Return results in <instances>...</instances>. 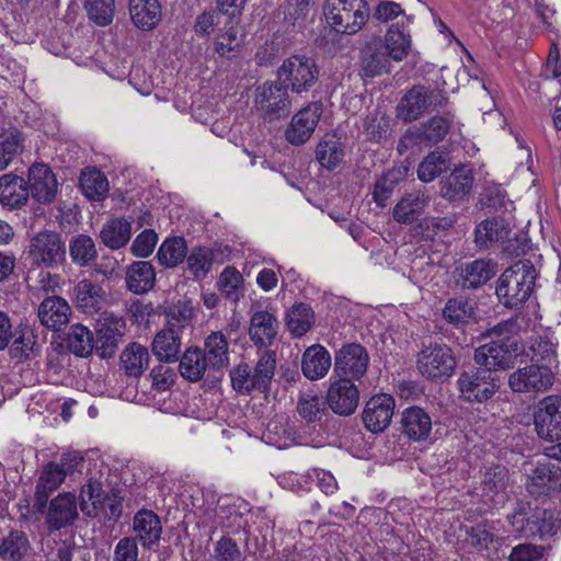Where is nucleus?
I'll return each instance as SVG.
<instances>
[{
	"mask_svg": "<svg viewBox=\"0 0 561 561\" xmlns=\"http://www.w3.org/2000/svg\"><path fill=\"white\" fill-rule=\"evenodd\" d=\"M537 272L530 260H519L508 266L497 278L495 294L506 308H517L526 302L535 286Z\"/></svg>",
	"mask_w": 561,
	"mask_h": 561,
	"instance_id": "obj_1",
	"label": "nucleus"
},
{
	"mask_svg": "<svg viewBox=\"0 0 561 561\" xmlns=\"http://www.w3.org/2000/svg\"><path fill=\"white\" fill-rule=\"evenodd\" d=\"M323 12L328 24L336 32L355 34L367 22L370 9L366 0H327Z\"/></svg>",
	"mask_w": 561,
	"mask_h": 561,
	"instance_id": "obj_2",
	"label": "nucleus"
},
{
	"mask_svg": "<svg viewBox=\"0 0 561 561\" xmlns=\"http://www.w3.org/2000/svg\"><path fill=\"white\" fill-rule=\"evenodd\" d=\"M320 70L316 61L307 56L294 55L285 59L277 70V78L293 93L304 94L313 89Z\"/></svg>",
	"mask_w": 561,
	"mask_h": 561,
	"instance_id": "obj_3",
	"label": "nucleus"
},
{
	"mask_svg": "<svg viewBox=\"0 0 561 561\" xmlns=\"http://www.w3.org/2000/svg\"><path fill=\"white\" fill-rule=\"evenodd\" d=\"M32 265L54 268L66 260V244L58 232L44 230L36 233L28 245Z\"/></svg>",
	"mask_w": 561,
	"mask_h": 561,
	"instance_id": "obj_4",
	"label": "nucleus"
},
{
	"mask_svg": "<svg viewBox=\"0 0 561 561\" xmlns=\"http://www.w3.org/2000/svg\"><path fill=\"white\" fill-rule=\"evenodd\" d=\"M256 110L265 119L274 121L287 117L293 107L288 89L279 82H264L255 89Z\"/></svg>",
	"mask_w": 561,
	"mask_h": 561,
	"instance_id": "obj_5",
	"label": "nucleus"
},
{
	"mask_svg": "<svg viewBox=\"0 0 561 561\" xmlns=\"http://www.w3.org/2000/svg\"><path fill=\"white\" fill-rule=\"evenodd\" d=\"M457 383L460 397L468 402H484L499 388L493 373L482 369V367L463 371Z\"/></svg>",
	"mask_w": 561,
	"mask_h": 561,
	"instance_id": "obj_6",
	"label": "nucleus"
},
{
	"mask_svg": "<svg viewBox=\"0 0 561 561\" xmlns=\"http://www.w3.org/2000/svg\"><path fill=\"white\" fill-rule=\"evenodd\" d=\"M554 382V375L546 365L531 364L513 371L508 386L514 392L537 393L548 391Z\"/></svg>",
	"mask_w": 561,
	"mask_h": 561,
	"instance_id": "obj_7",
	"label": "nucleus"
},
{
	"mask_svg": "<svg viewBox=\"0 0 561 561\" xmlns=\"http://www.w3.org/2000/svg\"><path fill=\"white\" fill-rule=\"evenodd\" d=\"M534 424L540 438L549 442L561 439V396H547L538 402Z\"/></svg>",
	"mask_w": 561,
	"mask_h": 561,
	"instance_id": "obj_8",
	"label": "nucleus"
},
{
	"mask_svg": "<svg viewBox=\"0 0 561 561\" xmlns=\"http://www.w3.org/2000/svg\"><path fill=\"white\" fill-rule=\"evenodd\" d=\"M526 489L534 496H550L561 492V468L551 460H539L527 473Z\"/></svg>",
	"mask_w": 561,
	"mask_h": 561,
	"instance_id": "obj_9",
	"label": "nucleus"
},
{
	"mask_svg": "<svg viewBox=\"0 0 561 561\" xmlns=\"http://www.w3.org/2000/svg\"><path fill=\"white\" fill-rule=\"evenodd\" d=\"M456 360L450 347L445 344H433L424 347L417 356L420 373L430 379L450 376Z\"/></svg>",
	"mask_w": 561,
	"mask_h": 561,
	"instance_id": "obj_10",
	"label": "nucleus"
},
{
	"mask_svg": "<svg viewBox=\"0 0 561 561\" xmlns=\"http://www.w3.org/2000/svg\"><path fill=\"white\" fill-rule=\"evenodd\" d=\"M369 355L358 343H348L335 352L334 373L339 378L359 380L367 371Z\"/></svg>",
	"mask_w": 561,
	"mask_h": 561,
	"instance_id": "obj_11",
	"label": "nucleus"
},
{
	"mask_svg": "<svg viewBox=\"0 0 561 561\" xmlns=\"http://www.w3.org/2000/svg\"><path fill=\"white\" fill-rule=\"evenodd\" d=\"M518 351L517 342L513 339H497L481 345L476 350L474 360L482 369H506L512 363L513 354Z\"/></svg>",
	"mask_w": 561,
	"mask_h": 561,
	"instance_id": "obj_12",
	"label": "nucleus"
},
{
	"mask_svg": "<svg viewBox=\"0 0 561 561\" xmlns=\"http://www.w3.org/2000/svg\"><path fill=\"white\" fill-rule=\"evenodd\" d=\"M442 105V95L424 85L410 89L401 99L398 111L405 122L416 121L425 111Z\"/></svg>",
	"mask_w": 561,
	"mask_h": 561,
	"instance_id": "obj_13",
	"label": "nucleus"
},
{
	"mask_svg": "<svg viewBox=\"0 0 561 561\" xmlns=\"http://www.w3.org/2000/svg\"><path fill=\"white\" fill-rule=\"evenodd\" d=\"M322 114V105L312 102L296 113L287 129L285 137L294 146L306 144L312 136Z\"/></svg>",
	"mask_w": 561,
	"mask_h": 561,
	"instance_id": "obj_14",
	"label": "nucleus"
},
{
	"mask_svg": "<svg viewBox=\"0 0 561 561\" xmlns=\"http://www.w3.org/2000/svg\"><path fill=\"white\" fill-rule=\"evenodd\" d=\"M325 399L335 414L348 416L358 407L359 390L348 378H339L330 383Z\"/></svg>",
	"mask_w": 561,
	"mask_h": 561,
	"instance_id": "obj_15",
	"label": "nucleus"
},
{
	"mask_svg": "<svg viewBox=\"0 0 561 561\" xmlns=\"http://www.w3.org/2000/svg\"><path fill=\"white\" fill-rule=\"evenodd\" d=\"M396 402L393 397L380 393L371 397L365 404L363 422L371 433L383 432L391 423Z\"/></svg>",
	"mask_w": 561,
	"mask_h": 561,
	"instance_id": "obj_16",
	"label": "nucleus"
},
{
	"mask_svg": "<svg viewBox=\"0 0 561 561\" xmlns=\"http://www.w3.org/2000/svg\"><path fill=\"white\" fill-rule=\"evenodd\" d=\"M66 460L67 458L64 456L60 463L50 461L42 469L34 494V507L37 512L44 511L50 494L65 481L67 476Z\"/></svg>",
	"mask_w": 561,
	"mask_h": 561,
	"instance_id": "obj_17",
	"label": "nucleus"
},
{
	"mask_svg": "<svg viewBox=\"0 0 561 561\" xmlns=\"http://www.w3.org/2000/svg\"><path fill=\"white\" fill-rule=\"evenodd\" d=\"M279 322L276 317L263 309H251L249 336L259 348H268L276 340Z\"/></svg>",
	"mask_w": 561,
	"mask_h": 561,
	"instance_id": "obj_18",
	"label": "nucleus"
},
{
	"mask_svg": "<svg viewBox=\"0 0 561 561\" xmlns=\"http://www.w3.org/2000/svg\"><path fill=\"white\" fill-rule=\"evenodd\" d=\"M28 194L39 203H51L56 196L58 182L47 164L35 163L28 169Z\"/></svg>",
	"mask_w": 561,
	"mask_h": 561,
	"instance_id": "obj_19",
	"label": "nucleus"
},
{
	"mask_svg": "<svg viewBox=\"0 0 561 561\" xmlns=\"http://www.w3.org/2000/svg\"><path fill=\"white\" fill-rule=\"evenodd\" d=\"M78 515L75 494L70 492L60 493L50 501L45 522L50 531H56L71 526Z\"/></svg>",
	"mask_w": 561,
	"mask_h": 561,
	"instance_id": "obj_20",
	"label": "nucleus"
},
{
	"mask_svg": "<svg viewBox=\"0 0 561 561\" xmlns=\"http://www.w3.org/2000/svg\"><path fill=\"white\" fill-rule=\"evenodd\" d=\"M391 60L380 36H373L360 50V67L366 77L388 73L391 69Z\"/></svg>",
	"mask_w": 561,
	"mask_h": 561,
	"instance_id": "obj_21",
	"label": "nucleus"
},
{
	"mask_svg": "<svg viewBox=\"0 0 561 561\" xmlns=\"http://www.w3.org/2000/svg\"><path fill=\"white\" fill-rule=\"evenodd\" d=\"M401 433L411 440L424 442L432 433V419L430 414L420 407H410L401 414Z\"/></svg>",
	"mask_w": 561,
	"mask_h": 561,
	"instance_id": "obj_22",
	"label": "nucleus"
},
{
	"mask_svg": "<svg viewBox=\"0 0 561 561\" xmlns=\"http://www.w3.org/2000/svg\"><path fill=\"white\" fill-rule=\"evenodd\" d=\"M37 313L44 327L53 331H60L70 321L71 308L66 299L59 296H49L41 302Z\"/></svg>",
	"mask_w": 561,
	"mask_h": 561,
	"instance_id": "obj_23",
	"label": "nucleus"
},
{
	"mask_svg": "<svg viewBox=\"0 0 561 561\" xmlns=\"http://www.w3.org/2000/svg\"><path fill=\"white\" fill-rule=\"evenodd\" d=\"M473 182L471 169L462 165L440 180V195L450 202L461 201L470 194Z\"/></svg>",
	"mask_w": 561,
	"mask_h": 561,
	"instance_id": "obj_24",
	"label": "nucleus"
},
{
	"mask_svg": "<svg viewBox=\"0 0 561 561\" xmlns=\"http://www.w3.org/2000/svg\"><path fill=\"white\" fill-rule=\"evenodd\" d=\"M73 293L76 306L85 314L99 313L106 304L105 290L90 279L80 280Z\"/></svg>",
	"mask_w": 561,
	"mask_h": 561,
	"instance_id": "obj_25",
	"label": "nucleus"
},
{
	"mask_svg": "<svg viewBox=\"0 0 561 561\" xmlns=\"http://www.w3.org/2000/svg\"><path fill=\"white\" fill-rule=\"evenodd\" d=\"M124 327V320L114 313L108 311L99 312V318L95 321L96 344L101 343V347L104 348L103 355L107 353L111 355L114 352Z\"/></svg>",
	"mask_w": 561,
	"mask_h": 561,
	"instance_id": "obj_26",
	"label": "nucleus"
},
{
	"mask_svg": "<svg viewBox=\"0 0 561 561\" xmlns=\"http://www.w3.org/2000/svg\"><path fill=\"white\" fill-rule=\"evenodd\" d=\"M430 204V196L425 191L405 193L392 210L393 219L403 225L414 222Z\"/></svg>",
	"mask_w": 561,
	"mask_h": 561,
	"instance_id": "obj_27",
	"label": "nucleus"
},
{
	"mask_svg": "<svg viewBox=\"0 0 561 561\" xmlns=\"http://www.w3.org/2000/svg\"><path fill=\"white\" fill-rule=\"evenodd\" d=\"M510 233V224L504 218H486L476 227L474 242L480 249H489L495 243H504Z\"/></svg>",
	"mask_w": 561,
	"mask_h": 561,
	"instance_id": "obj_28",
	"label": "nucleus"
},
{
	"mask_svg": "<svg viewBox=\"0 0 561 561\" xmlns=\"http://www.w3.org/2000/svg\"><path fill=\"white\" fill-rule=\"evenodd\" d=\"M133 530L136 534V540L139 539L144 548L151 549L161 537L160 518L152 511L141 510L134 516Z\"/></svg>",
	"mask_w": 561,
	"mask_h": 561,
	"instance_id": "obj_29",
	"label": "nucleus"
},
{
	"mask_svg": "<svg viewBox=\"0 0 561 561\" xmlns=\"http://www.w3.org/2000/svg\"><path fill=\"white\" fill-rule=\"evenodd\" d=\"M496 274V264L491 260L478 259L459 268L460 284L463 288L476 289L486 284Z\"/></svg>",
	"mask_w": 561,
	"mask_h": 561,
	"instance_id": "obj_30",
	"label": "nucleus"
},
{
	"mask_svg": "<svg viewBox=\"0 0 561 561\" xmlns=\"http://www.w3.org/2000/svg\"><path fill=\"white\" fill-rule=\"evenodd\" d=\"M183 332L178 329L164 328L159 331L151 344L154 356L160 362L175 363L179 359L182 347Z\"/></svg>",
	"mask_w": 561,
	"mask_h": 561,
	"instance_id": "obj_31",
	"label": "nucleus"
},
{
	"mask_svg": "<svg viewBox=\"0 0 561 561\" xmlns=\"http://www.w3.org/2000/svg\"><path fill=\"white\" fill-rule=\"evenodd\" d=\"M383 48L393 61L404 60L412 49V38L403 23L390 25L382 41Z\"/></svg>",
	"mask_w": 561,
	"mask_h": 561,
	"instance_id": "obj_32",
	"label": "nucleus"
},
{
	"mask_svg": "<svg viewBox=\"0 0 561 561\" xmlns=\"http://www.w3.org/2000/svg\"><path fill=\"white\" fill-rule=\"evenodd\" d=\"M332 365L329 351L319 344L308 347L301 358V369L309 380L323 378Z\"/></svg>",
	"mask_w": 561,
	"mask_h": 561,
	"instance_id": "obj_33",
	"label": "nucleus"
},
{
	"mask_svg": "<svg viewBox=\"0 0 561 561\" xmlns=\"http://www.w3.org/2000/svg\"><path fill=\"white\" fill-rule=\"evenodd\" d=\"M27 184L23 178L14 174L0 176V203L10 208H19L28 199Z\"/></svg>",
	"mask_w": 561,
	"mask_h": 561,
	"instance_id": "obj_34",
	"label": "nucleus"
},
{
	"mask_svg": "<svg viewBox=\"0 0 561 561\" xmlns=\"http://www.w3.org/2000/svg\"><path fill=\"white\" fill-rule=\"evenodd\" d=\"M119 367L127 377L138 378L149 366L150 355L144 345L133 342L122 352Z\"/></svg>",
	"mask_w": 561,
	"mask_h": 561,
	"instance_id": "obj_35",
	"label": "nucleus"
},
{
	"mask_svg": "<svg viewBox=\"0 0 561 561\" xmlns=\"http://www.w3.org/2000/svg\"><path fill=\"white\" fill-rule=\"evenodd\" d=\"M443 318L457 328L476 322V302L465 297L449 298L443 308Z\"/></svg>",
	"mask_w": 561,
	"mask_h": 561,
	"instance_id": "obj_36",
	"label": "nucleus"
},
{
	"mask_svg": "<svg viewBox=\"0 0 561 561\" xmlns=\"http://www.w3.org/2000/svg\"><path fill=\"white\" fill-rule=\"evenodd\" d=\"M129 13L137 27L152 30L161 19V7L158 0H129Z\"/></svg>",
	"mask_w": 561,
	"mask_h": 561,
	"instance_id": "obj_37",
	"label": "nucleus"
},
{
	"mask_svg": "<svg viewBox=\"0 0 561 561\" xmlns=\"http://www.w3.org/2000/svg\"><path fill=\"white\" fill-rule=\"evenodd\" d=\"M156 283V272L150 262H134L127 270V288L135 294H145L149 291Z\"/></svg>",
	"mask_w": 561,
	"mask_h": 561,
	"instance_id": "obj_38",
	"label": "nucleus"
},
{
	"mask_svg": "<svg viewBox=\"0 0 561 561\" xmlns=\"http://www.w3.org/2000/svg\"><path fill=\"white\" fill-rule=\"evenodd\" d=\"M203 355L213 369H219L228 365V341L221 331L211 332L204 342Z\"/></svg>",
	"mask_w": 561,
	"mask_h": 561,
	"instance_id": "obj_39",
	"label": "nucleus"
},
{
	"mask_svg": "<svg viewBox=\"0 0 561 561\" xmlns=\"http://www.w3.org/2000/svg\"><path fill=\"white\" fill-rule=\"evenodd\" d=\"M207 362L201 348H187L180 359V373L183 378L192 382L198 381L208 369H213Z\"/></svg>",
	"mask_w": 561,
	"mask_h": 561,
	"instance_id": "obj_40",
	"label": "nucleus"
},
{
	"mask_svg": "<svg viewBox=\"0 0 561 561\" xmlns=\"http://www.w3.org/2000/svg\"><path fill=\"white\" fill-rule=\"evenodd\" d=\"M83 195L91 201H103L108 194V181L104 173L95 168H88L80 176Z\"/></svg>",
	"mask_w": 561,
	"mask_h": 561,
	"instance_id": "obj_41",
	"label": "nucleus"
},
{
	"mask_svg": "<svg viewBox=\"0 0 561 561\" xmlns=\"http://www.w3.org/2000/svg\"><path fill=\"white\" fill-rule=\"evenodd\" d=\"M243 47V35L237 25L225 26L215 39V51L227 59L237 58Z\"/></svg>",
	"mask_w": 561,
	"mask_h": 561,
	"instance_id": "obj_42",
	"label": "nucleus"
},
{
	"mask_svg": "<svg viewBox=\"0 0 561 561\" xmlns=\"http://www.w3.org/2000/svg\"><path fill=\"white\" fill-rule=\"evenodd\" d=\"M316 158L328 169H335L344 158V146L335 135L325 136L317 146Z\"/></svg>",
	"mask_w": 561,
	"mask_h": 561,
	"instance_id": "obj_43",
	"label": "nucleus"
},
{
	"mask_svg": "<svg viewBox=\"0 0 561 561\" xmlns=\"http://www.w3.org/2000/svg\"><path fill=\"white\" fill-rule=\"evenodd\" d=\"M327 399L313 391L302 392L297 401L299 415L309 423L321 421L327 414Z\"/></svg>",
	"mask_w": 561,
	"mask_h": 561,
	"instance_id": "obj_44",
	"label": "nucleus"
},
{
	"mask_svg": "<svg viewBox=\"0 0 561 561\" xmlns=\"http://www.w3.org/2000/svg\"><path fill=\"white\" fill-rule=\"evenodd\" d=\"M100 237L110 249H121L127 244L131 237V226L123 218H115L104 225Z\"/></svg>",
	"mask_w": 561,
	"mask_h": 561,
	"instance_id": "obj_45",
	"label": "nucleus"
},
{
	"mask_svg": "<svg viewBox=\"0 0 561 561\" xmlns=\"http://www.w3.org/2000/svg\"><path fill=\"white\" fill-rule=\"evenodd\" d=\"M187 255V244L184 238H168L160 245L157 259L164 267H175L184 261Z\"/></svg>",
	"mask_w": 561,
	"mask_h": 561,
	"instance_id": "obj_46",
	"label": "nucleus"
},
{
	"mask_svg": "<svg viewBox=\"0 0 561 561\" xmlns=\"http://www.w3.org/2000/svg\"><path fill=\"white\" fill-rule=\"evenodd\" d=\"M533 519L535 524V538L552 537L561 528L560 513L554 510L536 507L533 510Z\"/></svg>",
	"mask_w": 561,
	"mask_h": 561,
	"instance_id": "obj_47",
	"label": "nucleus"
},
{
	"mask_svg": "<svg viewBox=\"0 0 561 561\" xmlns=\"http://www.w3.org/2000/svg\"><path fill=\"white\" fill-rule=\"evenodd\" d=\"M512 530L524 538H535L533 510L528 503L518 502L513 512L507 515Z\"/></svg>",
	"mask_w": 561,
	"mask_h": 561,
	"instance_id": "obj_48",
	"label": "nucleus"
},
{
	"mask_svg": "<svg viewBox=\"0 0 561 561\" xmlns=\"http://www.w3.org/2000/svg\"><path fill=\"white\" fill-rule=\"evenodd\" d=\"M28 549L26 535L22 531H11L0 545V558L4 561H21Z\"/></svg>",
	"mask_w": 561,
	"mask_h": 561,
	"instance_id": "obj_49",
	"label": "nucleus"
},
{
	"mask_svg": "<svg viewBox=\"0 0 561 561\" xmlns=\"http://www.w3.org/2000/svg\"><path fill=\"white\" fill-rule=\"evenodd\" d=\"M449 169L447 154L442 151L430 152L419 164L417 176L424 183H430Z\"/></svg>",
	"mask_w": 561,
	"mask_h": 561,
	"instance_id": "obj_50",
	"label": "nucleus"
},
{
	"mask_svg": "<svg viewBox=\"0 0 561 561\" xmlns=\"http://www.w3.org/2000/svg\"><path fill=\"white\" fill-rule=\"evenodd\" d=\"M16 333L12 340L10 352L14 357H27L38 348V336L35 330L26 324L15 327Z\"/></svg>",
	"mask_w": 561,
	"mask_h": 561,
	"instance_id": "obj_51",
	"label": "nucleus"
},
{
	"mask_svg": "<svg viewBox=\"0 0 561 561\" xmlns=\"http://www.w3.org/2000/svg\"><path fill=\"white\" fill-rule=\"evenodd\" d=\"M557 344L551 336L539 335L530 341L527 355L531 360L549 367L557 363Z\"/></svg>",
	"mask_w": 561,
	"mask_h": 561,
	"instance_id": "obj_52",
	"label": "nucleus"
},
{
	"mask_svg": "<svg viewBox=\"0 0 561 561\" xmlns=\"http://www.w3.org/2000/svg\"><path fill=\"white\" fill-rule=\"evenodd\" d=\"M69 253L72 262L79 266L90 265L98 255L93 239L87 234H78L71 239Z\"/></svg>",
	"mask_w": 561,
	"mask_h": 561,
	"instance_id": "obj_53",
	"label": "nucleus"
},
{
	"mask_svg": "<svg viewBox=\"0 0 561 561\" xmlns=\"http://www.w3.org/2000/svg\"><path fill=\"white\" fill-rule=\"evenodd\" d=\"M67 344L75 355L85 357L94 347L93 333L82 324H73L68 333Z\"/></svg>",
	"mask_w": 561,
	"mask_h": 561,
	"instance_id": "obj_54",
	"label": "nucleus"
},
{
	"mask_svg": "<svg viewBox=\"0 0 561 561\" xmlns=\"http://www.w3.org/2000/svg\"><path fill=\"white\" fill-rule=\"evenodd\" d=\"M510 483L508 470L500 465L489 467L483 476L482 490L491 497L504 493Z\"/></svg>",
	"mask_w": 561,
	"mask_h": 561,
	"instance_id": "obj_55",
	"label": "nucleus"
},
{
	"mask_svg": "<svg viewBox=\"0 0 561 561\" xmlns=\"http://www.w3.org/2000/svg\"><path fill=\"white\" fill-rule=\"evenodd\" d=\"M186 256L187 270L195 277H204L215 262V252L207 247H195Z\"/></svg>",
	"mask_w": 561,
	"mask_h": 561,
	"instance_id": "obj_56",
	"label": "nucleus"
},
{
	"mask_svg": "<svg viewBox=\"0 0 561 561\" xmlns=\"http://www.w3.org/2000/svg\"><path fill=\"white\" fill-rule=\"evenodd\" d=\"M313 323V311L305 304L296 305L287 316V328L295 336H302L311 329Z\"/></svg>",
	"mask_w": 561,
	"mask_h": 561,
	"instance_id": "obj_57",
	"label": "nucleus"
},
{
	"mask_svg": "<svg viewBox=\"0 0 561 561\" xmlns=\"http://www.w3.org/2000/svg\"><path fill=\"white\" fill-rule=\"evenodd\" d=\"M81 510L89 516L96 514L99 507H103L106 499L102 484L96 480H90L81 490Z\"/></svg>",
	"mask_w": 561,
	"mask_h": 561,
	"instance_id": "obj_58",
	"label": "nucleus"
},
{
	"mask_svg": "<svg viewBox=\"0 0 561 561\" xmlns=\"http://www.w3.org/2000/svg\"><path fill=\"white\" fill-rule=\"evenodd\" d=\"M276 369V353L274 351L265 348L257 359V363L253 369V375L256 378V382L261 388V391H265L274 377Z\"/></svg>",
	"mask_w": 561,
	"mask_h": 561,
	"instance_id": "obj_59",
	"label": "nucleus"
},
{
	"mask_svg": "<svg viewBox=\"0 0 561 561\" xmlns=\"http://www.w3.org/2000/svg\"><path fill=\"white\" fill-rule=\"evenodd\" d=\"M230 379L232 388L239 393L249 394L253 390L261 391V388L256 382V378L253 375V370L245 363L237 365L230 371Z\"/></svg>",
	"mask_w": 561,
	"mask_h": 561,
	"instance_id": "obj_60",
	"label": "nucleus"
},
{
	"mask_svg": "<svg viewBox=\"0 0 561 561\" xmlns=\"http://www.w3.org/2000/svg\"><path fill=\"white\" fill-rule=\"evenodd\" d=\"M84 8L89 19L99 26H106L114 19V0H85Z\"/></svg>",
	"mask_w": 561,
	"mask_h": 561,
	"instance_id": "obj_61",
	"label": "nucleus"
},
{
	"mask_svg": "<svg viewBox=\"0 0 561 561\" xmlns=\"http://www.w3.org/2000/svg\"><path fill=\"white\" fill-rule=\"evenodd\" d=\"M401 179L402 176L399 170H389L376 181L373 196L378 206H386L387 201L390 198Z\"/></svg>",
	"mask_w": 561,
	"mask_h": 561,
	"instance_id": "obj_62",
	"label": "nucleus"
},
{
	"mask_svg": "<svg viewBox=\"0 0 561 561\" xmlns=\"http://www.w3.org/2000/svg\"><path fill=\"white\" fill-rule=\"evenodd\" d=\"M390 118L382 113H370L364 121V133L367 140L381 142L388 137Z\"/></svg>",
	"mask_w": 561,
	"mask_h": 561,
	"instance_id": "obj_63",
	"label": "nucleus"
},
{
	"mask_svg": "<svg viewBox=\"0 0 561 561\" xmlns=\"http://www.w3.org/2000/svg\"><path fill=\"white\" fill-rule=\"evenodd\" d=\"M242 282L243 277L240 272H238L234 267H226L220 274L218 280L219 290L228 299L232 300L233 302H237L242 296Z\"/></svg>",
	"mask_w": 561,
	"mask_h": 561,
	"instance_id": "obj_64",
	"label": "nucleus"
}]
</instances>
